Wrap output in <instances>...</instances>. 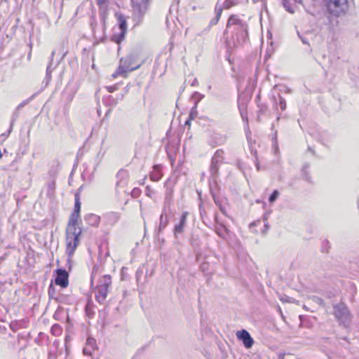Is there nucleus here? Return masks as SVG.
I'll use <instances>...</instances> for the list:
<instances>
[{
	"label": "nucleus",
	"instance_id": "obj_42",
	"mask_svg": "<svg viewBox=\"0 0 359 359\" xmlns=\"http://www.w3.org/2000/svg\"><path fill=\"white\" fill-rule=\"evenodd\" d=\"M140 193V190L138 188H135L132 191V196L133 197L137 196Z\"/></svg>",
	"mask_w": 359,
	"mask_h": 359
},
{
	"label": "nucleus",
	"instance_id": "obj_47",
	"mask_svg": "<svg viewBox=\"0 0 359 359\" xmlns=\"http://www.w3.org/2000/svg\"><path fill=\"white\" fill-rule=\"evenodd\" d=\"M198 82L197 79H196V78H195V79H194L193 81H192V82H191V86H198Z\"/></svg>",
	"mask_w": 359,
	"mask_h": 359
},
{
	"label": "nucleus",
	"instance_id": "obj_35",
	"mask_svg": "<svg viewBox=\"0 0 359 359\" xmlns=\"http://www.w3.org/2000/svg\"><path fill=\"white\" fill-rule=\"evenodd\" d=\"M81 211V203L79 201V196L77 195L75 196V204H74V212H79Z\"/></svg>",
	"mask_w": 359,
	"mask_h": 359
},
{
	"label": "nucleus",
	"instance_id": "obj_25",
	"mask_svg": "<svg viewBox=\"0 0 359 359\" xmlns=\"http://www.w3.org/2000/svg\"><path fill=\"white\" fill-rule=\"evenodd\" d=\"M68 42L67 41L63 40L60 44L59 53L62 55V59L65 57V56L67 54L68 50L66 48V46L67 45Z\"/></svg>",
	"mask_w": 359,
	"mask_h": 359
},
{
	"label": "nucleus",
	"instance_id": "obj_45",
	"mask_svg": "<svg viewBox=\"0 0 359 359\" xmlns=\"http://www.w3.org/2000/svg\"><path fill=\"white\" fill-rule=\"evenodd\" d=\"M90 26H91L93 32H94V34H95V32H96L95 29H96V27H97V23L93 22V21H92L91 23H90Z\"/></svg>",
	"mask_w": 359,
	"mask_h": 359
},
{
	"label": "nucleus",
	"instance_id": "obj_14",
	"mask_svg": "<svg viewBox=\"0 0 359 359\" xmlns=\"http://www.w3.org/2000/svg\"><path fill=\"white\" fill-rule=\"evenodd\" d=\"M171 212V210L168 211V206L164 205L160 216V222L158 226V231H163L169 223L168 214Z\"/></svg>",
	"mask_w": 359,
	"mask_h": 359
},
{
	"label": "nucleus",
	"instance_id": "obj_46",
	"mask_svg": "<svg viewBox=\"0 0 359 359\" xmlns=\"http://www.w3.org/2000/svg\"><path fill=\"white\" fill-rule=\"evenodd\" d=\"M18 115H19V111H17V108H16L15 111H14V113L13 114L12 121H13L14 120H15L18 117Z\"/></svg>",
	"mask_w": 359,
	"mask_h": 359
},
{
	"label": "nucleus",
	"instance_id": "obj_62",
	"mask_svg": "<svg viewBox=\"0 0 359 359\" xmlns=\"http://www.w3.org/2000/svg\"><path fill=\"white\" fill-rule=\"evenodd\" d=\"M100 151H101V150L99 151V153H97V157H99V156L100 154Z\"/></svg>",
	"mask_w": 359,
	"mask_h": 359
},
{
	"label": "nucleus",
	"instance_id": "obj_40",
	"mask_svg": "<svg viewBox=\"0 0 359 359\" xmlns=\"http://www.w3.org/2000/svg\"><path fill=\"white\" fill-rule=\"evenodd\" d=\"M97 268L96 266H94L93 269V271H92V273H91V278H90V285H93V278H94L95 273L97 271Z\"/></svg>",
	"mask_w": 359,
	"mask_h": 359
},
{
	"label": "nucleus",
	"instance_id": "obj_56",
	"mask_svg": "<svg viewBox=\"0 0 359 359\" xmlns=\"http://www.w3.org/2000/svg\"><path fill=\"white\" fill-rule=\"evenodd\" d=\"M253 4H257L259 1H262V0H252Z\"/></svg>",
	"mask_w": 359,
	"mask_h": 359
},
{
	"label": "nucleus",
	"instance_id": "obj_15",
	"mask_svg": "<svg viewBox=\"0 0 359 359\" xmlns=\"http://www.w3.org/2000/svg\"><path fill=\"white\" fill-rule=\"evenodd\" d=\"M84 221L90 226L97 227L100 222V217L93 213H89L84 216Z\"/></svg>",
	"mask_w": 359,
	"mask_h": 359
},
{
	"label": "nucleus",
	"instance_id": "obj_34",
	"mask_svg": "<svg viewBox=\"0 0 359 359\" xmlns=\"http://www.w3.org/2000/svg\"><path fill=\"white\" fill-rule=\"evenodd\" d=\"M156 191L150 186H147L145 189V194L148 197L153 198L155 196Z\"/></svg>",
	"mask_w": 359,
	"mask_h": 359
},
{
	"label": "nucleus",
	"instance_id": "obj_10",
	"mask_svg": "<svg viewBox=\"0 0 359 359\" xmlns=\"http://www.w3.org/2000/svg\"><path fill=\"white\" fill-rule=\"evenodd\" d=\"M233 32V39L235 40L234 44L237 43L238 45L244 43L248 39V26H245L244 27H241L238 29H233L232 30Z\"/></svg>",
	"mask_w": 359,
	"mask_h": 359
},
{
	"label": "nucleus",
	"instance_id": "obj_1",
	"mask_svg": "<svg viewBox=\"0 0 359 359\" xmlns=\"http://www.w3.org/2000/svg\"><path fill=\"white\" fill-rule=\"evenodd\" d=\"M138 57L139 55L136 51H131L126 57H121L118 67L111 74V76L116 78L121 76L123 78H126L128 72H133L140 67V65L137 64Z\"/></svg>",
	"mask_w": 359,
	"mask_h": 359
},
{
	"label": "nucleus",
	"instance_id": "obj_63",
	"mask_svg": "<svg viewBox=\"0 0 359 359\" xmlns=\"http://www.w3.org/2000/svg\"><path fill=\"white\" fill-rule=\"evenodd\" d=\"M265 1H266V0H262V2H263V3L265 2Z\"/></svg>",
	"mask_w": 359,
	"mask_h": 359
},
{
	"label": "nucleus",
	"instance_id": "obj_28",
	"mask_svg": "<svg viewBox=\"0 0 359 359\" xmlns=\"http://www.w3.org/2000/svg\"><path fill=\"white\" fill-rule=\"evenodd\" d=\"M309 165L308 163L304 164L302 170L303 177L308 182H311V176L309 174L308 169Z\"/></svg>",
	"mask_w": 359,
	"mask_h": 359
},
{
	"label": "nucleus",
	"instance_id": "obj_11",
	"mask_svg": "<svg viewBox=\"0 0 359 359\" xmlns=\"http://www.w3.org/2000/svg\"><path fill=\"white\" fill-rule=\"evenodd\" d=\"M246 23L238 18V17L236 15H232L229 17L227 24H226V29L224 32V34H227L228 29H238L241 27H244L246 26Z\"/></svg>",
	"mask_w": 359,
	"mask_h": 359
},
{
	"label": "nucleus",
	"instance_id": "obj_59",
	"mask_svg": "<svg viewBox=\"0 0 359 359\" xmlns=\"http://www.w3.org/2000/svg\"><path fill=\"white\" fill-rule=\"evenodd\" d=\"M280 118V116H278L277 118H276V121H278Z\"/></svg>",
	"mask_w": 359,
	"mask_h": 359
},
{
	"label": "nucleus",
	"instance_id": "obj_16",
	"mask_svg": "<svg viewBox=\"0 0 359 359\" xmlns=\"http://www.w3.org/2000/svg\"><path fill=\"white\" fill-rule=\"evenodd\" d=\"M286 101L280 95L278 94V97H273V107L277 110L279 109L281 111H283L286 109Z\"/></svg>",
	"mask_w": 359,
	"mask_h": 359
},
{
	"label": "nucleus",
	"instance_id": "obj_31",
	"mask_svg": "<svg viewBox=\"0 0 359 359\" xmlns=\"http://www.w3.org/2000/svg\"><path fill=\"white\" fill-rule=\"evenodd\" d=\"M35 95H32L31 97H29V98H27V100H23L21 103H20L18 106H17V111H20L22 107H24L25 106H26L28 103H29L32 100L33 98L34 97Z\"/></svg>",
	"mask_w": 359,
	"mask_h": 359
},
{
	"label": "nucleus",
	"instance_id": "obj_37",
	"mask_svg": "<svg viewBox=\"0 0 359 359\" xmlns=\"http://www.w3.org/2000/svg\"><path fill=\"white\" fill-rule=\"evenodd\" d=\"M55 294V287L53 284H50L48 287V295L50 298L55 299L54 297Z\"/></svg>",
	"mask_w": 359,
	"mask_h": 359
},
{
	"label": "nucleus",
	"instance_id": "obj_29",
	"mask_svg": "<svg viewBox=\"0 0 359 359\" xmlns=\"http://www.w3.org/2000/svg\"><path fill=\"white\" fill-rule=\"evenodd\" d=\"M80 218V213L79 212H74L70 218H69V223H71V224H76V225H78V221H79V219Z\"/></svg>",
	"mask_w": 359,
	"mask_h": 359
},
{
	"label": "nucleus",
	"instance_id": "obj_24",
	"mask_svg": "<svg viewBox=\"0 0 359 359\" xmlns=\"http://www.w3.org/2000/svg\"><path fill=\"white\" fill-rule=\"evenodd\" d=\"M55 53H56V50H55L52 51L51 55H50V57L49 65H48L47 69H46V78L48 79H50V74H51V72L53 71V69L50 68V67L52 65L53 57L55 55Z\"/></svg>",
	"mask_w": 359,
	"mask_h": 359
},
{
	"label": "nucleus",
	"instance_id": "obj_30",
	"mask_svg": "<svg viewBox=\"0 0 359 359\" xmlns=\"http://www.w3.org/2000/svg\"><path fill=\"white\" fill-rule=\"evenodd\" d=\"M224 154V151L222 149H217L215 152V154L212 156V158H215V159H217V160L220 161L221 162H223Z\"/></svg>",
	"mask_w": 359,
	"mask_h": 359
},
{
	"label": "nucleus",
	"instance_id": "obj_36",
	"mask_svg": "<svg viewBox=\"0 0 359 359\" xmlns=\"http://www.w3.org/2000/svg\"><path fill=\"white\" fill-rule=\"evenodd\" d=\"M212 197H213L214 202L219 208V210H221V212L222 213H224V210L222 208V204L219 202V199L214 194H212Z\"/></svg>",
	"mask_w": 359,
	"mask_h": 359
},
{
	"label": "nucleus",
	"instance_id": "obj_58",
	"mask_svg": "<svg viewBox=\"0 0 359 359\" xmlns=\"http://www.w3.org/2000/svg\"><path fill=\"white\" fill-rule=\"evenodd\" d=\"M11 328H12V329L15 328V326H14L13 323H12V324L11 325Z\"/></svg>",
	"mask_w": 359,
	"mask_h": 359
},
{
	"label": "nucleus",
	"instance_id": "obj_43",
	"mask_svg": "<svg viewBox=\"0 0 359 359\" xmlns=\"http://www.w3.org/2000/svg\"><path fill=\"white\" fill-rule=\"evenodd\" d=\"M100 18H101V21L103 23V25L104 26L105 20H106V18H107L106 13L105 12H102L100 13Z\"/></svg>",
	"mask_w": 359,
	"mask_h": 359
},
{
	"label": "nucleus",
	"instance_id": "obj_20",
	"mask_svg": "<svg viewBox=\"0 0 359 359\" xmlns=\"http://www.w3.org/2000/svg\"><path fill=\"white\" fill-rule=\"evenodd\" d=\"M229 231L227 228L222 224H217L215 226V232L221 238H224Z\"/></svg>",
	"mask_w": 359,
	"mask_h": 359
},
{
	"label": "nucleus",
	"instance_id": "obj_12",
	"mask_svg": "<svg viewBox=\"0 0 359 359\" xmlns=\"http://www.w3.org/2000/svg\"><path fill=\"white\" fill-rule=\"evenodd\" d=\"M188 215V212H183V213L180 216L179 222L175 225L173 229V233L175 238H177L179 235L182 234L184 233V227L186 226L187 221Z\"/></svg>",
	"mask_w": 359,
	"mask_h": 359
},
{
	"label": "nucleus",
	"instance_id": "obj_18",
	"mask_svg": "<svg viewBox=\"0 0 359 359\" xmlns=\"http://www.w3.org/2000/svg\"><path fill=\"white\" fill-rule=\"evenodd\" d=\"M221 163H222V162H221L220 161L212 158L210 170L211 176L213 178H216L218 176L219 167Z\"/></svg>",
	"mask_w": 359,
	"mask_h": 359
},
{
	"label": "nucleus",
	"instance_id": "obj_22",
	"mask_svg": "<svg viewBox=\"0 0 359 359\" xmlns=\"http://www.w3.org/2000/svg\"><path fill=\"white\" fill-rule=\"evenodd\" d=\"M204 97V95L198 93V92H194L193 94H192V96H191V99L192 100L194 101V108H196L197 107V104H198V102Z\"/></svg>",
	"mask_w": 359,
	"mask_h": 359
},
{
	"label": "nucleus",
	"instance_id": "obj_49",
	"mask_svg": "<svg viewBox=\"0 0 359 359\" xmlns=\"http://www.w3.org/2000/svg\"><path fill=\"white\" fill-rule=\"evenodd\" d=\"M277 139V131L276 130L273 133V140H276Z\"/></svg>",
	"mask_w": 359,
	"mask_h": 359
},
{
	"label": "nucleus",
	"instance_id": "obj_21",
	"mask_svg": "<svg viewBox=\"0 0 359 359\" xmlns=\"http://www.w3.org/2000/svg\"><path fill=\"white\" fill-rule=\"evenodd\" d=\"M215 11H216V15L214 18H212L210 21V23H209V26L206 29V30H208L210 29V27L211 26H213V25H215L217 24L219 18H220V16H221V14H222V9L220 8L219 9H217V8H215ZM205 31V29L204 30Z\"/></svg>",
	"mask_w": 359,
	"mask_h": 359
},
{
	"label": "nucleus",
	"instance_id": "obj_44",
	"mask_svg": "<svg viewBox=\"0 0 359 359\" xmlns=\"http://www.w3.org/2000/svg\"><path fill=\"white\" fill-rule=\"evenodd\" d=\"M107 91L109 93H113L114 90L117 89L116 86H110L107 87Z\"/></svg>",
	"mask_w": 359,
	"mask_h": 359
},
{
	"label": "nucleus",
	"instance_id": "obj_3",
	"mask_svg": "<svg viewBox=\"0 0 359 359\" xmlns=\"http://www.w3.org/2000/svg\"><path fill=\"white\" fill-rule=\"evenodd\" d=\"M332 307V314L339 323V325L346 329L349 328L351 322V315L346 304L343 302H339L334 304Z\"/></svg>",
	"mask_w": 359,
	"mask_h": 359
},
{
	"label": "nucleus",
	"instance_id": "obj_17",
	"mask_svg": "<svg viewBox=\"0 0 359 359\" xmlns=\"http://www.w3.org/2000/svg\"><path fill=\"white\" fill-rule=\"evenodd\" d=\"M77 225L69 223L66 229V237H72L74 236H79L81 233V229H77Z\"/></svg>",
	"mask_w": 359,
	"mask_h": 359
},
{
	"label": "nucleus",
	"instance_id": "obj_7",
	"mask_svg": "<svg viewBox=\"0 0 359 359\" xmlns=\"http://www.w3.org/2000/svg\"><path fill=\"white\" fill-rule=\"evenodd\" d=\"M177 183V178L170 177L164 183L165 191V201L164 205L168 206V211L172 203V196L174 193V187Z\"/></svg>",
	"mask_w": 359,
	"mask_h": 359
},
{
	"label": "nucleus",
	"instance_id": "obj_32",
	"mask_svg": "<svg viewBox=\"0 0 359 359\" xmlns=\"http://www.w3.org/2000/svg\"><path fill=\"white\" fill-rule=\"evenodd\" d=\"M280 195V193L278 190H274L272 194L269 196V202L272 204L276 200L277 198H278Z\"/></svg>",
	"mask_w": 359,
	"mask_h": 359
},
{
	"label": "nucleus",
	"instance_id": "obj_53",
	"mask_svg": "<svg viewBox=\"0 0 359 359\" xmlns=\"http://www.w3.org/2000/svg\"><path fill=\"white\" fill-rule=\"evenodd\" d=\"M190 121H191V119H188L185 121V125H190Z\"/></svg>",
	"mask_w": 359,
	"mask_h": 359
},
{
	"label": "nucleus",
	"instance_id": "obj_38",
	"mask_svg": "<svg viewBox=\"0 0 359 359\" xmlns=\"http://www.w3.org/2000/svg\"><path fill=\"white\" fill-rule=\"evenodd\" d=\"M60 331V326L59 325H54L51 328V332L53 334H55L57 332Z\"/></svg>",
	"mask_w": 359,
	"mask_h": 359
},
{
	"label": "nucleus",
	"instance_id": "obj_13",
	"mask_svg": "<svg viewBox=\"0 0 359 359\" xmlns=\"http://www.w3.org/2000/svg\"><path fill=\"white\" fill-rule=\"evenodd\" d=\"M238 339L243 341L244 346L247 348H251L253 345L254 341L251 337L249 332L245 330L238 331L236 333Z\"/></svg>",
	"mask_w": 359,
	"mask_h": 359
},
{
	"label": "nucleus",
	"instance_id": "obj_54",
	"mask_svg": "<svg viewBox=\"0 0 359 359\" xmlns=\"http://www.w3.org/2000/svg\"><path fill=\"white\" fill-rule=\"evenodd\" d=\"M302 41L304 43L308 44V41L305 39H302Z\"/></svg>",
	"mask_w": 359,
	"mask_h": 359
},
{
	"label": "nucleus",
	"instance_id": "obj_23",
	"mask_svg": "<svg viewBox=\"0 0 359 359\" xmlns=\"http://www.w3.org/2000/svg\"><path fill=\"white\" fill-rule=\"evenodd\" d=\"M86 346L93 351H95L97 348L95 339L91 337L87 339Z\"/></svg>",
	"mask_w": 359,
	"mask_h": 359
},
{
	"label": "nucleus",
	"instance_id": "obj_50",
	"mask_svg": "<svg viewBox=\"0 0 359 359\" xmlns=\"http://www.w3.org/2000/svg\"><path fill=\"white\" fill-rule=\"evenodd\" d=\"M97 1L98 4H102L105 3V1L107 0H97Z\"/></svg>",
	"mask_w": 359,
	"mask_h": 359
},
{
	"label": "nucleus",
	"instance_id": "obj_57",
	"mask_svg": "<svg viewBox=\"0 0 359 359\" xmlns=\"http://www.w3.org/2000/svg\"><path fill=\"white\" fill-rule=\"evenodd\" d=\"M11 328H12V329L15 328V326H14L13 323H12V324L11 325Z\"/></svg>",
	"mask_w": 359,
	"mask_h": 359
},
{
	"label": "nucleus",
	"instance_id": "obj_39",
	"mask_svg": "<svg viewBox=\"0 0 359 359\" xmlns=\"http://www.w3.org/2000/svg\"><path fill=\"white\" fill-rule=\"evenodd\" d=\"M93 351H94L91 350L90 348L87 346H86L83 350V354L87 355H91Z\"/></svg>",
	"mask_w": 359,
	"mask_h": 359
},
{
	"label": "nucleus",
	"instance_id": "obj_8",
	"mask_svg": "<svg viewBox=\"0 0 359 359\" xmlns=\"http://www.w3.org/2000/svg\"><path fill=\"white\" fill-rule=\"evenodd\" d=\"M56 273L55 283L62 288L67 287L69 284V274L64 269H57L55 271Z\"/></svg>",
	"mask_w": 359,
	"mask_h": 359
},
{
	"label": "nucleus",
	"instance_id": "obj_41",
	"mask_svg": "<svg viewBox=\"0 0 359 359\" xmlns=\"http://www.w3.org/2000/svg\"><path fill=\"white\" fill-rule=\"evenodd\" d=\"M196 108H194V107H192L191 110V112L189 114V119H194L195 118V114H196Z\"/></svg>",
	"mask_w": 359,
	"mask_h": 359
},
{
	"label": "nucleus",
	"instance_id": "obj_52",
	"mask_svg": "<svg viewBox=\"0 0 359 359\" xmlns=\"http://www.w3.org/2000/svg\"><path fill=\"white\" fill-rule=\"evenodd\" d=\"M295 3L302 4V0H294Z\"/></svg>",
	"mask_w": 359,
	"mask_h": 359
},
{
	"label": "nucleus",
	"instance_id": "obj_60",
	"mask_svg": "<svg viewBox=\"0 0 359 359\" xmlns=\"http://www.w3.org/2000/svg\"><path fill=\"white\" fill-rule=\"evenodd\" d=\"M318 302H319L320 304H321V303L323 302V299H318Z\"/></svg>",
	"mask_w": 359,
	"mask_h": 359
},
{
	"label": "nucleus",
	"instance_id": "obj_33",
	"mask_svg": "<svg viewBox=\"0 0 359 359\" xmlns=\"http://www.w3.org/2000/svg\"><path fill=\"white\" fill-rule=\"evenodd\" d=\"M238 4V0H226L224 2V8L225 9L230 8L233 6H236Z\"/></svg>",
	"mask_w": 359,
	"mask_h": 359
},
{
	"label": "nucleus",
	"instance_id": "obj_5",
	"mask_svg": "<svg viewBox=\"0 0 359 359\" xmlns=\"http://www.w3.org/2000/svg\"><path fill=\"white\" fill-rule=\"evenodd\" d=\"M328 11L335 15L341 16L348 10V0H324Z\"/></svg>",
	"mask_w": 359,
	"mask_h": 359
},
{
	"label": "nucleus",
	"instance_id": "obj_2",
	"mask_svg": "<svg viewBox=\"0 0 359 359\" xmlns=\"http://www.w3.org/2000/svg\"><path fill=\"white\" fill-rule=\"evenodd\" d=\"M132 17L135 25L140 24L148 12L151 0H130Z\"/></svg>",
	"mask_w": 359,
	"mask_h": 359
},
{
	"label": "nucleus",
	"instance_id": "obj_4",
	"mask_svg": "<svg viewBox=\"0 0 359 359\" xmlns=\"http://www.w3.org/2000/svg\"><path fill=\"white\" fill-rule=\"evenodd\" d=\"M111 285V278L109 275L103 276L95 287V299L99 303H103L109 293Z\"/></svg>",
	"mask_w": 359,
	"mask_h": 359
},
{
	"label": "nucleus",
	"instance_id": "obj_6",
	"mask_svg": "<svg viewBox=\"0 0 359 359\" xmlns=\"http://www.w3.org/2000/svg\"><path fill=\"white\" fill-rule=\"evenodd\" d=\"M127 29V22L125 17L122 15L118 17V25L115 26L113 29V34L111 36V40L120 44V43L124 39Z\"/></svg>",
	"mask_w": 359,
	"mask_h": 359
},
{
	"label": "nucleus",
	"instance_id": "obj_55",
	"mask_svg": "<svg viewBox=\"0 0 359 359\" xmlns=\"http://www.w3.org/2000/svg\"><path fill=\"white\" fill-rule=\"evenodd\" d=\"M264 227H265L266 230H268L269 229V225L268 224H265Z\"/></svg>",
	"mask_w": 359,
	"mask_h": 359
},
{
	"label": "nucleus",
	"instance_id": "obj_51",
	"mask_svg": "<svg viewBox=\"0 0 359 359\" xmlns=\"http://www.w3.org/2000/svg\"><path fill=\"white\" fill-rule=\"evenodd\" d=\"M111 216H114V217H116V219H118V215H117V214L111 213Z\"/></svg>",
	"mask_w": 359,
	"mask_h": 359
},
{
	"label": "nucleus",
	"instance_id": "obj_61",
	"mask_svg": "<svg viewBox=\"0 0 359 359\" xmlns=\"http://www.w3.org/2000/svg\"><path fill=\"white\" fill-rule=\"evenodd\" d=\"M273 129H274V123H273L271 126V130H273Z\"/></svg>",
	"mask_w": 359,
	"mask_h": 359
},
{
	"label": "nucleus",
	"instance_id": "obj_48",
	"mask_svg": "<svg viewBox=\"0 0 359 359\" xmlns=\"http://www.w3.org/2000/svg\"><path fill=\"white\" fill-rule=\"evenodd\" d=\"M337 339H343V340H344V341H347V342H348V337H347L346 336H345V337H339V336H337Z\"/></svg>",
	"mask_w": 359,
	"mask_h": 359
},
{
	"label": "nucleus",
	"instance_id": "obj_27",
	"mask_svg": "<svg viewBox=\"0 0 359 359\" xmlns=\"http://www.w3.org/2000/svg\"><path fill=\"white\" fill-rule=\"evenodd\" d=\"M282 4L287 12L290 13H294L295 8L292 6L290 0H282Z\"/></svg>",
	"mask_w": 359,
	"mask_h": 359
},
{
	"label": "nucleus",
	"instance_id": "obj_19",
	"mask_svg": "<svg viewBox=\"0 0 359 359\" xmlns=\"http://www.w3.org/2000/svg\"><path fill=\"white\" fill-rule=\"evenodd\" d=\"M160 168L161 166L159 165H155L153 167V170L152 172H151L149 175L151 181L158 182L161 179L163 174L161 171Z\"/></svg>",
	"mask_w": 359,
	"mask_h": 359
},
{
	"label": "nucleus",
	"instance_id": "obj_9",
	"mask_svg": "<svg viewBox=\"0 0 359 359\" xmlns=\"http://www.w3.org/2000/svg\"><path fill=\"white\" fill-rule=\"evenodd\" d=\"M79 236H77L66 237V253L68 255L69 260L74 253V251L79 245Z\"/></svg>",
	"mask_w": 359,
	"mask_h": 359
},
{
	"label": "nucleus",
	"instance_id": "obj_26",
	"mask_svg": "<svg viewBox=\"0 0 359 359\" xmlns=\"http://www.w3.org/2000/svg\"><path fill=\"white\" fill-rule=\"evenodd\" d=\"M55 189V181H51L48 183V190H47V196L49 197H52L54 195Z\"/></svg>",
	"mask_w": 359,
	"mask_h": 359
}]
</instances>
